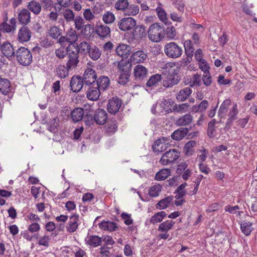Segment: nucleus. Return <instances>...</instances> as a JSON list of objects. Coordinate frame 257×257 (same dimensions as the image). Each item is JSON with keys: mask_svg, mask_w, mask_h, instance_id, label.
I'll use <instances>...</instances> for the list:
<instances>
[{"mask_svg": "<svg viewBox=\"0 0 257 257\" xmlns=\"http://www.w3.org/2000/svg\"><path fill=\"white\" fill-rule=\"evenodd\" d=\"M166 70L164 75L166 76L163 79V85L166 87H171L177 84L179 81L178 73L179 67L176 62H168L164 65Z\"/></svg>", "mask_w": 257, "mask_h": 257, "instance_id": "f257e3e1", "label": "nucleus"}, {"mask_svg": "<svg viewBox=\"0 0 257 257\" xmlns=\"http://www.w3.org/2000/svg\"><path fill=\"white\" fill-rule=\"evenodd\" d=\"M148 34L150 40L153 42H159L164 37L165 29L158 23H156L150 26Z\"/></svg>", "mask_w": 257, "mask_h": 257, "instance_id": "f03ea898", "label": "nucleus"}, {"mask_svg": "<svg viewBox=\"0 0 257 257\" xmlns=\"http://www.w3.org/2000/svg\"><path fill=\"white\" fill-rule=\"evenodd\" d=\"M68 61L66 65L69 69L75 68L79 62V49L73 46H68L66 49Z\"/></svg>", "mask_w": 257, "mask_h": 257, "instance_id": "7ed1b4c3", "label": "nucleus"}, {"mask_svg": "<svg viewBox=\"0 0 257 257\" xmlns=\"http://www.w3.org/2000/svg\"><path fill=\"white\" fill-rule=\"evenodd\" d=\"M15 57L19 63L23 66L29 65L32 61L31 52L25 47L19 48L16 52Z\"/></svg>", "mask_w": 257, "mask_h": 257, "instance_id": "20e7f679", "label": "nucleus"}, {"mask_svg": "<svg viewBox=\"0 0 257 257\" xmlns=\"http://www.w3.org/2000/svg\"><path fill=\"white\" fill-rule=\"evenodd\" d=\"M164 52L169 58L176 59L182 55L183 50L182 47L176 43L170 42L165 45Z\"/></svg>", "mask_w": 257, "mask_h": 257, "instance_id": "39448f33", "label": "nucleus"}, {"mask_svg": "<svg viewBox=\"0 0 257 257\" xmlns=\"http://www.w3.org/2000/svg\"><path fill=\"white\" fill-rule=\"evenodd\" d=\"M179 156V152L175 149L170 150L162 155L160 162L163 165H167L174 163Z\"/></svg>", "mask_w": 257, "mask_h": 257, "instance_id": "423d86ee", "label": "nucleus"}, {"mask_svg": "<svg viewBox=\"0 0 257 257\" xmlns=\"http://www.w3.org/2000/svg\"><path fill=\"white\" fill-rule=\"evenodd\" d=\"M0 51L4 56L11 60L15 57L16 52L13 45L9 42L0 39Z\"/></svg>", "mask_w": 257, "mask_h": 257, "instance_id": "0eeeda50", "label": "nucleus"}, {"mask_svg": "<svg viewBox=\"0 0 257 257\" xmlns=\"http://www.w3.org/2000/svg\"><path fill=\"white\" fill-rule=\"evenodd\" d=\"M77 39L78 36L76 32L71 29L67 33L66 36L61 37L58 42L61 45H65V43L67 42L69 43L68 46H73L74 47L78 48V45L76 43Z\"/></svg>", "mask_w": 257, "mask_h": 257, "instance_id": "6e6552de", "label": "nucleus"}, {"mask_svg": "<svg viewBox=\"0 0 257 257\" xmlns=\"http://www.w3.org/2000/svg\"><path fill=\"white\" fill-rule=\"evenodd\" d=\"M136 25L135 19L131 17L121 19L118 23V28L122 31H126L134 28Z\"/></svg>", "mask_w": 257, "mask_h": 257, "instance_id": "1a4fd4ad", "label": "nucleus"}, {"mask_svg": "<svg viewBox=\"0 0 257 257\" xmlns=\"http://www.w3.org/2000/svg\"><path fill=\"white\" fill-rule=\"evenodd\" d=\"M170 139L163 137L157 140L153 144L152 148L154 152H162L169 147Z\"/></svg>", "mask_w": 257, "mask_h": 257, "instance_id": "9d476101", "label": "nucleus"}, {"mask_svg": "<svg viewBox=\"0 0 257 257\" xmlns=\"http://www.w3.org/2000/svg\"><path fill=\"white\" fill-rule=\"evenodd\" d=\"M97 78L96 72L91 68L87 67L84 71L83 74V81L85 84V86L88 85H95V81Z\"/></svg>", "mask_w": 257, "mask_h": 257, "instance_id": "9b49d317", "label": "nucleus"}, {"mask_svg": "<svg viewBox=\"0 0 257 257\" xmlns=\"http://www.w3.org/2000/svg\"><path fill=\"white\" fill-rule=\"evenodd\" d=\"M87 90V97L91 100H97L100 94V89L96 85L90 84L88 85Z\"/></svg>", "mask_w": 257, "mask_h": 257, "instance_id": "f8f14e48", "label": "nucleus"}, {"mask_svg": "<svg viewBox=\"0 0 257 257\" xmlns=\"http://www.w3.org/2000/svg\"><path fill=\"white\" fill-rule=\"evenodd\" d=\"M121 105V100L117 97H113L110 99L107 104V110L112 114L118 111Z\"/></svg>", "mask_w": 257, "mask_h": 257, "instance_id": "ddd939ff", "label": "nucleus"}, {"mask_svg": "<svg viewBox=\"0 0 257 257\" xmlns=\"http://www.w3.org/2000/svg\"><path fill=\"white\" fill-rule=\"evenodd\" d=\"M84 82L81 77L78 76H73L70 83L71 90L74 92H79L82 89Z\"/></svg>", "mask_w": 257, "mask_h": 257, "instance_id": "4468645a", "label": "nucleus"}, {"mask_svg": "<svg viewBox=\"0 0 257 257\" xmlns=\"http://www.w3.org/2000/svg\"><path fill=\"white\" fill-rule=\"evenodd\" d=\"M31 37V32L28 27L23 26L19 29L18 40L20 42H27L30 40Z\"/></svg>", "mask_w": 257, "mask_h": 257, "instance_id": "2eb2a0df", "label": "nucleus"}, {"mask_svg": "<svg viewBox=\"0 0 257 257\" xmlns=\"http://www.w3.org/2000/svg\"><path fill=\"white\" fill-rule=\"evenodd\" d=\"M147 35L145 27L142 25L135 26L133 32V38L136 40H140Z\"/></svg>", "mask_w": 257, "mask_h": 257, "instance_id": "dca6fc26", "label": "nucleus"}, {"mask_svg": "<svg viewBox=\"0 0 257 257\" xmlns=\"http://www.w3.org/2000/svg\"><path fill=\"white\" fill-rule=\"evenodd\" d=\"M79 216L77 215H73L69 218V221L66 225V230L70 233L75 232L78 228Z\"/></svg>", "mask_w": 257, "mask_h": 257, "instance_id": "f3484780", "label": "nucleus"}, {"mask_svg": "<svg viewBox=\"0 0 257 257\" xmlns=\"http://www.w3.org/2000/svg\"><path fill=\"white\" fill-rule=\"evenodd\" d=\"M96 32L100 38H106L110 36V28L102 24L96 26Z\"/></svg>", "mask_w": 257, "mask_h": 257, "instance_id": "a211bd4d", "label": "nucleus"}, {"mask_svg": "<svg viewBox=\"0 0 257 257\" xmlns=\"http://www.w3.org/2000/svg\"><path fill=\"white\" fill-rule=\"evenodd\" d=\"M107 118V113L104 110L98 109L95 111L94 119L97 124H104L106 122Z\"/></svg>", "mask_w": 257, "mask_h": 257, "instance_id": "6ab92c4d", "label": "nucleus"}, {"mask_svg": "<svg viewBox=\"0 0 257 257\" xmlns=\"http://www.w3.org/2000/svg\"><path fill=\"white\" fill-rule=\"evenodd\" d=\"M132 65L131 60L122 59L117 65L118 72L130 73Z\"/></svg>", "mask_w": 257, "mask_h": 257, "instance_id": "aec40b11", "label": "nucleus"}, {"mask_svg": "<svg viewBox=\"0 0 257 257\" xmlns=\"http://www.w3.org/2000/svg\"><path fill=\"white\" fill-rule=\"evenodd\" d=\"M147 55L142 51L139 50L135 52L131 57V61L134 63H143L146 59Z\"/></svg>", "mask_w": 257, "mask_h": 257, "instance_id": "412c9836", "label": "nucleus"}, {"mask_svg": "<svg viewBox=\"0 0 257 257\" xmlns=\"http://www.w3.org/2000/svg\"><path fill=\"white\" fill-rule=\"evenodd\" d=\"M193 117L190 114H186L179 118L176 121V124L177 126H187L191 124L193 121Z\"/></svg>", "mask_w": 257, "mask_h": 257, "instance_id": "4be33fe9", "label": "nucleus"}, {"mask_svg": "<svg viewBox=\"0 0 257 257\" xmlns=\"http://www.w3.org/2000/svg\"><path fill=\"white\" fill-rule=\"evenodd\" d=\"M130 46L124 44H119L115 48L116 54L121 57H127L130 53Z\"/></svg>", "mask_w": 257, "mask_h": 257, "instance_id": "5701e85b", "label": "nucleus"}, {"mask_svg": "<svg viewBox=\"0 0 257 257\" xmlns=\"http://www.w3.org/2000/svg\"><path fill=\"white\" fill-rule=\"evenodd\" d=\"M18 20L20 23L27 25L30 22L31 14L27 9L22 10L18 15Z\"/></svg>", "mask_w": 257, "mask_h": 257, "instance_id": "b1692460", "label": "nucleus"}, {"mask_svg": "<svg viewBox=\"0 0 257 257\" xmlns=\"http://www.w3.org/2000/svg\"><path fill=\"white\" fill-rule=\"evenodd\" d=\"M238 113L237 105L236 103L233 104L228 113V118L227 119L226 123V126L230 127L233 121L236 119V116Z\"/></svg>", "mask_w": 257, "mask_h": 257, "instance_id": "393cba45", "label": "nucleus"}, {"mask_svg": "<svg viewBox=\"0 0 257 257\" xmlns=\"http://www.w3.org/2000/svg\"><path fill=\"white\" fill-rule=\"evenodd\" d=\"M101 51L95 45H92L89 50L87 54L89 57L93 61H96L101 56Z\"/></svg>", "mask_w": 257, "mask_h": 257, "instance_id": "a878e982", "label": "nucleus"}, {"mask_svg": "<svg viewBox=\"0 0 257 257\" xmlns=\"http://www.w3.org/2000/svg\"><path fill=\"white\" fill-rule=\"evenodd\" d=\"M147 73L148 70L142 65H137L134 70V76L138 79H143L147 76Z\"/></svg>", "mask_w": 257, "mask_h": 257, "instance_id": "bb28decb", "label": "nucleus"}, {"mask_svg": "<svg viewBox=\"0 0 257 257\" xmlns=\"http://www.w3.org/2000/svg\"><path fill=\"white\" fill-rule=\"evenodd\" d=\"M189 130L186 127L180 128L174 131L171 135V138L175 141H180L184 138L187 133Z\"/></svg>", "mask_w": 257, "mask_h": 257, "instance_id": "cd10ccee", "label": "nucleus"}, {"mask_svg": "<svg viewBox=\"0 0 257 257\" xmlns=\"http://www.w3.org/2000/svg\"><path fill=\"white\" fill-rule=\"evenodd\" d=\"M11 90V85L8 79L3 78L0 76V91L4 95H7Z\"/></svg>", "mask_w": 257, "mask_h": 257, "instance_id": "c85d7f7f", "label": "nucleus"}, {"mask_svg": "<svg viewBox=\"0 0 257 257\" xmlns=\"http://www.w3.org/2000/svg\"><path fill=\"white\" fill-rule=\"evenodd\" d=\"M27 8L29 11L37 15L40 13L42 7L39 2L36 1H31L28 3Z\"/></svg>", "mask_w": 257, "mask_h": 257, "instance_id": "c756f323", "label": "nucleus"}, {"mask_svg": "<svg viewBox=\"0 0 257 257\" xmlns=\"http://www.w3.org/2000/svg\"><path fill=\"white\" fill-rule=\"evenodd\" d=\"M84 115V110L82 108L77 107L74 108L71 112V117L75 122L81 120Z\"/></svg>", "mask_w": 257, "mask_h": 257, "instance_id": "7c9ffc66", "label": "nucleus"}, {"mask_svg": "<svg viewBox=\"0 0 257 257\" xmlns=\"http://www.w3.org/2000/svg\"><path fill=\"white\" fill-rule=\"evenodd\" d=\"M230 105L231 100L230 99H226L222 103L218 112V116L220 118H223L225 116Z\"/></svg>", "mask_w": 257, "mask_h": 257, "instance_id": "2f4dec72", "label": "nucleus"}, {"mask_svg": "<svg viewBox=\"0 0 257 257\" xmlns=\"http://www.w3.org/2000/svg\"><path fill=\"white\" fill-rule=\"evenodd\" d=\"M109 85V79L108 77L104 76L100 77L95 83L97 86L101 90H104Z\"/></svg>", "mask_w": 257, "mask_h": 257, "instance_id": "473e14b6", "label": "nucleus"}, {"mask_svg": "<svg viewBox=\"0 0 257 257\" xmlns=\"http://www.w3.org/2000/svg\"><path fill=\"white\" fill-rule=\"evenodd\" d=\"M192 89L189 87H186L180 90L177 95L178 100L183 101L186 100L192 93Z\"/></svg>", "mask_w": 257, "mask_h": 257, "instance_id": "72a5a7b5", "label": "nucleus"}, {"mask_svg": "<svg viewBox=\"0 0 257 257\" xmlns=\"http://www.w3.org/2000/svg\"><path fill=\"white\" fill-rule=\"evenodd\" d=\"M85 241L86 243L93 247H96L101 244L102 238L96 235H90L87 236Z\"/></svg>", "mask_w": 257, "mask_h": 257, "instance_id": "f704fd0d", "label": "nucleus"}, {"mask_svg": "<svg viewBox=\"0 0 257 257\" xmlns=\"http://www.w3.org/2000/svg\"><path fill=\"white\" fill-rule=\"evenodd\" d=\"M174 224L175 222L171 220H166L159 225L158 231L163 232H168V231L172 229Z\"/></svg>", "mask_w": 257, "mask_h": 257, "instance_id": "c9c22d12", "label": "nucleus"}, {"mask_svg": "<svg viewBox=\"0 0 257 257\" xmlns=\"http://www.w3.org/2000/svg\"><path fill=\"white\" fill-rule=\"evenodd\" d=\"M99 227L101 229L109 231H113L117 228L116 224L114 222L104 221L99 223Z\"/></svg>", "mask_w": 257, "mask_h": 257, "instance_id": "e433bc0d", "label": "nucleus"}, {"mask_svg": "<svg viewBox=\"0 0 257 257\" xmlns=\"http://www.w3.org/2000/svg\"><path fill=\"white\" fill-rule=\"evenodd\" d=\"M173 200L172 196H167L159 201L156 204V207L159 209H164L167 208Z\"/></svg>", "mask_w": 257, "mask_h": 257, "instance_id": "4c0bfd02", "label": "nucleus"}, {"mask_svg": "<svg viewBox=\"0 0 257 257\" xmlns=\"http://www.w3.org/2000/svg\"><path fill=\"white\" fill-rule=\"evenodd\" d=\"M117 130V124L115 120H109L105 126V132L108 136L113 135Z\"/></svg>", "mask_w": 257, "mask_h": 257, "instance_id": "58836bf2", "label": "nucleus"}, {"mask_svg": "<svg viewBox=\"0 0 257 257\" xmlns=\"http://www.w3.org/2000/svg\"><path fill=\"white\" fill-rule=\"evenodd\" d=\"M171 174V171L169 169H163L158 172L155 175V179L158 181L165 180Z\"/></svg>", "mask_w": 257, "mask_h": 257, "instance_id": "ea45409f", "label": "nucleus"}, {"mask_svg": "<svg viewBox=\"0 0 257 257\" xmlns=\"http://www.w3.org/2000/svg\"><path fill=\"white\" fill-rule=\"evenodd\" d=\"M166 216V213L164 211H161L155 213L150 219V223L155 224L161 222L164 218Z\"/></svg>", "mask_w": 257, "mask_h": 257, "instance_id": "a19ab883", "label": "nucleus"}, {"mask_svg": "<svg viewBox=\"0 0 257 257\" xmlns=\"http://www.w3.org/2000/svg\"><path fill=\"white\" fill-rule=\"evenodd\" d=\"M69 68L64 65H59L56 68V75L61 78H64L68 75Z\"/></svg>", "mask_w": 257, "mask_h": 257, "instance_id": "79ce46f5", "label": "nucleus"}, {"mask_svg": "<svg viewBox=\"0 0 257 257\" xmlns=\"http://www.w3.org/2000/svg\"><path fill=\"white\" fill-rule=\"evenodd\" d=\"M128 6L127 0H118L114 5V8L117 11H120L125 13Z\"/></svg>", "mask_w": 257, "mask_h": 257, "instance_id": "37998d69", "label": "nucleus"}, {"mask_svg": "<svg viewBox=\"0 0 257 257\" xmlns=\"http://www.w3.org/2000/svg\"><path fill=\"white\" fill-rule=\"evenodd\" d=\"M161 79V75L159 74L152 75L147 81L146 85L149 87H155L160 82Z\"/></svg>", "mask_w": 257, "mask_h": 257, "instance_id": "c03bdc74", "label": "nucleus"}, {"mask_svg": "<svg viewBox=\"0 0 257 257\" xmlns=\"http://www.w3.org/2000/svg\"><path fill=\"white\" fill-rule=\"evenodd\" d=\"M240 229L245 235H249L252 229V223L249 221L242 222L240 224Z\"/></svg>", "mask_w": 257, "mask_h": 257, "instance_id": "a18cd8bd", "label": "nucleus"}, {"mask_svg": "<svg viewBox=\"0 0 257 257\" xmlns=\"http://www.w3.org/2000/svg\"><path fill=\"white\" fill-rule=\"evenodd\" d=\"M62 16L67 23L73 22L75 17L72 10L70 9H65L62 12Z\"/></svg>", "mask_w": 257, "mask_h": 257, "instance_id": "49530a36", "label": "nucleus"}, {"mask_svg": "<svg viewBox=\"0 0 257 257\" xmlns=\"http://www.w3.org/2000/svg\"><path fill=\"white\" fill-rule=\"evenodd\" d=\"M156 12L159 19L165 24H167L169 22V19L167 17L166 11L161 7L156 8Z\"/></svg>", "mask_w": 257, "mask_h": 257, "instance_id": "de8ad7c7", "label": "nucleus"}, {"mask_svg": "<svg viewBox=\"0 0 257 257\" xmlns=\"http://www.w3.org/2000/svg\"><path fill=\"white\" fill-rule=\"evenodd\" d=\"M48 34L53 39H56L61 35V31L58 27L52 26L48 30Z\"/></svg>", "mask_w": 257, "mask_h": 257, "instance_id": "09e8293b", "label": "nucleus"}, {"mask_svg": "<svg viewBox=\"0 0 257 257\" xmlns=\"http://www.w3.org/2000/svg\"><path fill=\"white\" fill-rule=\"evenodd\" d=\"M190 105L187 103L180 104H175L173 107L174 111L182 113L186 112Z\"/></svg>", "mask_w": 257, "mask_h": 257, "instance_id": "8fccbe9b", "label": "nucleus"}, {"mask_svg": "<svg viewBox=\"0 0 257 257\" xmlns=\"http://www.w3.org/2000/svg\"><path fill=\"white\" fill-rule=\"evenodd\" d=\"M114 14L109 11L105 13L102 17V20L105 24H111L115 20Z\"/></svg>", "mask_w": 257, "mask_h": 257, "instance_id": "3c124183", "label": "nucleus"}, {"mask_svg": "<svg viewBox=\"0 0 257 257\" xmlns=\"http://www.w3.org/2000/svg\"><path fill=\"white\" fill-rule=\"evenodd\" d=\"M161 190L162 186L160 185H155L150 188L149 193L151 196L156 197L159 196Z\"/></svg>", "mask_w": 257, "mask_h": 257, "instance_id": "603ef678", "label": "nucleus"}, {"mask_svg": "<svg viewBox=\"0 0 257 257\" xmlns=\"http://www.w3.org/2000/svg\"><path fill=\"white\" fill-rule=\"evenodd\" d=\"M119 76L118 78V83L120 84L124 85L129 81L130 73L119 72Z\"/></svg>", "mask_w": 257, "mask_h": 257, "instance_id": "864d4df0", "label": "nucleus"}, {"mask_svg": "<svg viewBox=\"0 0 257 257\" xmlns=\"http://www.w3.org/2000/svg\"><path fill=\"white\" fill-rule=\"evenodd\" d=\"M139 13V8L138 6L133 5L128 6V8L125 13L129 16H136Z\"/></svg>", "mask_w": 257, "mask_h": 257, "instance_id": "5fc2aeb1", "label": "nucleus"}, {"mask_svg": "<svg viewBox=\"0 0 257 257\" xmlns=\"http://www.w3.org/2000/svg\"><path fill=\"white\" fill-rule=\"evenodd\" d=\"M58 125V119L57 118H54L52 119L49 123L48 130L52 133H55L57 132V127Z\"/></svg>", "mask_w": 257, "mask_h": 257, "instance_id": "6e6d98bb", "label": "nucleus"}, {"mask_svg": "<svg viewBox=\"0 0 257 257\" xmlns=\"http://www.w3.org/2000/svg\"><path fill=\"white\" fill-rule=\"evenodd\" d=\"M199 68L204 72V74L209 73V66L207 64V62L203 59L200 61L198 62Z\"/></svg>", "mask_w": 257, "mask_h": 257, "instance_id": "4d7b16f0", "label": "nucleus"}, {"mask_svg": "<svg viewBox=\"0 0 257 257\" xmlns=\"http://www.w3.org/2000/svg\"><path fill=\"white\" fill-rule=\"evenodd\" d=\"M73 21L74 22L75 28L77 30H80L82 28L84 24V20L81 17L78 16L75 18L74 17Z\"/></svg>", "mask_w": 257, "mask_h": 257, "instance_id": "13d9d810", "label": "nucleus"}, {"mask_svg": "<svg viewBox=\"0 0 257 257\" xmlns=\"http://www.w3.org/2000/svg\"><path fill=\"white\" fill-rule=\"evenodd\" d=\"M187 184L186 183H184L180 185L177 189V199H179L183 197L186 191L184 190V188L187 186Z\"/></svg>", "mask_w": 257, "mask_h": 257, "instance_id": "bf43d9fd", "label": "nucleus"}, {"mask_svg": "<svg viewBox=\"0 0 257 257\" xmlns=\"http://www.w3.org/2000/svg\"><path fill=\"white\" fill-rule=\"evenodd\" d=\"M91 46L92 45H91L89 43L86 42H82L80 43L79 45H78L79 52L80 51L81 52L88 53Z\"/></svg>", "mask_w": 257, "mask_h": 257, "instance_id": "052dcab7", "label": "nucleus"}, {"mask_svg": "<svg viewBox=\"0 0 257 257\" xmlns=\"http://www.w3.org/2000/svg\"><path fill=\"white\" fill-rule=\"evenodd\" d=\"M207 156V152L205 149L201 150L199 151V154L198 155L197 157V160H198L200 163H203L204 161H205Z\"/></svg>", "mask_w": 257, "mask_h": 257, "instance_id": "680f3d73", "label": "nucleus"}, {"mask_svg": "<svg viewBox=\"0 0 257 257\" xmlns=\"http://www.w3.org/2000/svg\"><path fill=\"white\" fill-rule=\"evenodd\" d=\"M50 241V237L48 235H44L40 238L38 241V244L40 245H43L45 247L49 246Z\"/></svg>", "mask_w": 257, "mask_h": 257, "instance_id": "e2e57ef3", "label": "nucleus"}, {"mask_svg": "<svg viewBox=\"0 0 257 257\" xmlns=\"http://www.w3.org/2000/svg\"><path fill=\"white\" fill-rule=\"evenodd\" d=\"M83 17L87 21H90L94 18V15L89 9H86L84 11Z\"/></svg>", "mask_w": 257, "mask_h": 257, "instance_id": "0e129e2a", "label": "nucleus"}, {"mask_svg": "<svg viewBox=\"0 0 257 257\" xmlns=\"http://www.w3.org/2000/svg\"><path fill=\"white\" fill-rule=\"evenodd\" d=\"M176 29L174 27H168L166 29V35L168 38L172 39L176 36Z\"/></svg>", "mask_w": 257, "mask_h": 257, "instance_id": "69168bd1", "label": "nucleus"}, {"mask_svg": "<svg viewBox=\"0 0 257 257\" xmlns=\"http://www.w3.org/2000/svg\"><path fill=\"white\" fill-rule=\"evenodd\" d=\"M173 100L171 99H165L162 100L161 103H160V105L161 107L162 108V109L165 110L167 107H168L170 105L172 104L173 103Z\"/></svg>", "mask_w": 257, "mask_h": 257, "instance_id": "338daca9", "label": "nucleus"}, {"mask_svg": "<svg viewBox=\"0 0 257 257\" xmlns=\"http://www.w3.org/2000/svg\"><path fill=\"white\" fill-rule=\"evenodd\" d=\"M121 216L126 225H128L133 223V220L131 219V215L126 213H122Z\"/></svg>", "mask_w": 257, "mask_h": 257, "instance_id": "774afa93", "label": "nucleus"}]
</instances>
